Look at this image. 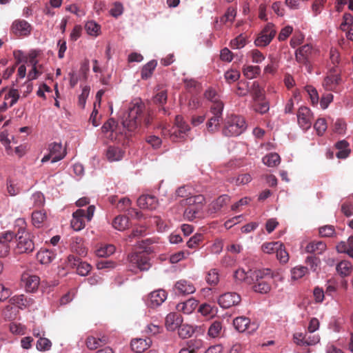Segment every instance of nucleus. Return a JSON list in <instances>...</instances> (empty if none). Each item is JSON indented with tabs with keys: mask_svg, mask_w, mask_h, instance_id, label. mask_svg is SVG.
<instances>
[{
	"mask_svg": "<svg viewBox=\"0 0 353 353\" xmlns=\"http://www.w3.org/2000/svg\"><path fill=\"white\" fill-rule=\"evenodd\" d=\"M56 254L52 250L45 249L39 250L37 254V259L41 264H49L55 258Z\"/></svg>",
	"mask_w": 353,
	"mask_h": 353,
	"instance_id": "2f4dec72",
	"label": "nucleus"
},
{
	"mask_svg": "<svg viewBox=\"0 0 353 353\" xmlns=\"http://www.w3.org/2000/svg\"><path fill=\"white\" fill-rule=\"evenodd\" d=\"M152 120V111L147 108L141 99H135L129 104L128 115L122 124L129 131H134L142 125L148 127Z\"/></svg>",
	"mask_w": 353,
	"mask_h": 353,
	"instance_id": "f257e3e1",
	"label": "nucleus"
},
{
	"mask_svg": "<svg viewBox=\"0 0 353 353\" xmlns=\"http://www.w3.org/2000/svg\"><path fill=\"white\" fill-rule=\"evenodd\" d=\"M70 250L80 256H85L87 254V250L84 246L83 239L79 236L72 237Z\"/></svg>",
	"mask_w": 353,
	"mask_h": 353,
	"instance_id": "5701e85b",
	"label": "nucleus"
},
{
	"mask_svg": "<svg viewBox=\"0 0 353 353\" xmlns=\"http://www.w3.org/2000/svg\"><path fill=\"white\" fill-rule=\"evenodd\" d=\"M255 283L253 285L254 292L261 294H267L271 290L273 281V273L270 269L257 270L253 271Z\"/></svg>",
	"mask_w": 353,
	"mask_h": 353,
	"instance_id": "7ed1b4c3",
	"label": "nucleus"
},
{
	"mask_svg": "<svg viewBox=\"0 0 353 353\" xmlns=\"http://www.w3.org/2000/svg\"><path fill=\"white\" fill-rule=\"evenodd\" d=\"M183 319L180 314L176 312H171L165 317V325L170 331H173L178 328L182 323Z\"/></svg>",
	"mask_w": 353,
	"mask_h": 353,
	"instance_id": "b1692460",
	"label": "nucleus"
},
{
	"mask_svg": "<svg viewBox=\"0 0 353 353\" xmlns=\"http://www.w3.org/2000/svg\"><path fill=\"white\" fill-rule=\"evenodd\" d=\"M203 200L201 195L190 196V197L183 199L181 203L188 205L185 210L184 218L190 221L200 218L202 215Z\"/></svg>",
	"mask_w": 353,
	"mask_h": 353,
	"instance_id": "f03ea898",
	"label": "nucleus"
},
{
	"mask_svg": "<svg viewBox=\"0 0 353 353\" xmlns=\"http://www.w3.org/2000/svg\"><path fill=\"white\" fill-rule=\"evenodd\" d=\"M52 346L51 341L45 337H40L37 342V349L39 351H47Z\"/></svg>",
	"mask_w": 353,
	"mask_h": 353,
	"instance_id": "13d9d810",
	"label": "nucleus"
},
{
	"mask_svg": "<svg viewBox=\"0 0 353 353\" xmlns=\"http://www.w3.org/2000/svg\"><path fill=\"white\" fill-rule=\"evenodd\" d=\"M276 33V30L274 25L268 23L258 34L254 41V44L258 47L267 46L275 37Z\"/></svg>",
	"mask_w": 353,
	"mask_h": 353,
	"instance_id": "1a4fd4ad",
	"label": "nucleus"
},
{
	"mask_svg": "<svg viewBox=\"0 0 353 353\" xmlns=\"http://www.w3.org/2000/svg\"><path fill=\"white\" fill-rule=\"evenodd\" d=\"M326 244L321 241H312L306 245L305 251L308 253L320 254L326 250Z\"/></svg>",
	"mask_w": 353,
	"mask_h": 353,
	"instance_id": "72a5a7b5",
	"label": "nucleus"
},
{
	"mask_svg": "<svg viewBox=\"0 0 353 353\" xmlns=\"http://www.w3.org/2000/svg\"><path fill=\"white\" fill-rule=\"evenodd\" d=\"M173 128L179 131V137H185L187 132L190 130V126L184 121L183 118L181 115H176L175 117V123Z\"/></svg>",
	"mask_w": 353,
	"mask_h": 353,
	"instance_id": "f704fd0d",
	"label": "nucleus"
},
{
	"mask_svg": "<svg viewBox=\"0 0 353 353\" xmlns=\"http://www.w3.org/2000/svg\"><path fill=\"white\" fill-rule=\"evenodd\" d=\"M353 16L350 13H345L343 17V22L340 26V28L343 31H346L347 29L353 26Z\"/></svg>",
	"mask_w": 353,
	"mask_h": 353,
	"instance_id": "680f3d73",
	"label": "nucleus"
},
{
	"mask_svg": "<svg viewBox=\"0 0 353 353\" xmlns=\"http://www.w3.org/2000/svg\"><path fill=\"white\" fill-rule=\"evenodd\" d=\"M234 328L239 332L248 330L249 333L254 332L257 329V325L251 323L250 319L244 316H238L233 320Z\"/></svg>",
	"mask_w": 353,
	"mask_h": 353,
	"instance_id": "f8f14e48",
	"label": "nucleus"
},
{
	"mask_svg": "<svg viewBox=\"0 0 353 353\" xmlns=\"http://www.w3.org/2000/svg\"><path fill=\"white\" fill-rule=\"evenodd\" d=\"M112 224L116 230L123 231L129 227V219L126 216L119 215L114 219Z\"/></svg>",
	"mask_w": 353,
	"mask_h": 353,
	"instance_id": "e433bc0d",
	"label": "nucleus"
},
{
	"mask_svg": "<svg viewBox=\"0 0 353 353\" xmlns=\"http://www.w3.org/2000/svg\"><path fill=\"white\" fill-rule=\"evenodd\" d=\"M22 280L25 282V288L28 292H34L39 287L40 279L37 275L23 274Z\"/></svg>",
	"mask_w": 353,
	"mask_h": 353,
	"instance_id": "c85d7f7f",
	"label": "nucleus"
},
{
	"mask_svg": "<svg viewBox=\"0 0 353 353\" xmlns=\"http://www.w3.org/2000/svg\"><path fill=\"white\" fill-rule=\"evenodd\" d=\"M95 210L94 205H90L86 210L79 209L72 214L71 226L76 230L79 231L85 228V220L90 221Z\"/></svg>",
	"mask_w": 353,
	"mask_h": 353,
	"instance_id": "0eeeda50",
	"label": "nucleus"
},
{
	"mask_svg": "<svg viewBox=\"0 0 353 353\" xmlns=\"http://www.w3.org/2000/svg\"><path fill=\"white\" fill-rule=\"evenodd\" d=\"M230 200V198L228 195H221L212 203V208L215 212L219 211L223 206L229 203Z\"/></svg>",
	"mask_w": 353,
	"mask_h": 353,
	"instance_id": "09e8293b",
	"label": "nucleus"
},
{
	"mask_svg": "<svg viewBox=\"0 0 353 353\" xmlns=\"http://www.w3.org/2000/svg\"><path fill=\"white\" fill-rule=\"evenodd\" d=\"M283 246V243L279 241H272L264 243L261 245V249L263 252L266 254H273L276 253L278 250V248Z\"/></svg>",
	"mask_w": 353,
	"mask_h": 353,
	"instance_id": "37998d69",
	"label": "nucleus"
},
{
	"mask_svg": "<svg viewBox=\"0 0 353 353\" xmlns=\"http://www.w3.org/2000/svg\"><path fill=\"white\" fill-rule=\"evenodd\" d=\"M10 305H7L3 311L6 318L13 319L16 317L18 309H23L32 303V300L27 299L23 294L15 295L10 299Z\"/></svg>",
	"mask_w": 353,
	"mask_h": 353,
	"instance_id": "20e7f679",
	"label": "nucleus"
},
{
	"mask_svg": "<svg viewBox=\"0 0 353 353\" xmlns=\"http://www.w3.org/2000/svg\"><path fill=\"white\" fill-rule=\"evenodd\" d=\"M204 97L212 103L210 107L211 111H219L223 110V103L220 100L219 95L216 90L212 88H208L204 92Z\"/></svg>",
	"mask_w": 353,
	"mask_h": 353,
	"instance_id": "f3484780",
	"label": "nucleus"
},
{
	"mask_svg": "<svg viewBox=\"0 0 353 353\" xmlns=\"http://www.w3.org/2000/svg\"><path fill=\"white\" fill-rule=\"evenodd\" d=\"M17 236V245L14 251L17 254L32 252L34 249V243L32 239V235L25 228H20L15 234Z\"/></svg>",
	"mask_w": 353,
	"mask_h": 353,
	"instance_id": "423d86ee",
	"label": "nucleus"
},
{
	"mask_svg": "<svg viewBox=\"0 0 353 353\" xmlns=\"http://www.w3.org/2000/svg\"><path fill=\"white\" fill-rule=\"evenodd\" d=\"M46 214L43 210H35L32 214V221L35 227L40 228L46 219Z\"/></svg>",
	"mask_w": 353,
	"mask_h": 353,
	"instance_id": "79ce46f5",
	"label": "nucleus"
},
{
	"mask_svg": "<svg viewBox=\"0 0 353 353\" xmlns=\"http://www.w3.org/2000/svg\"><path fill=\"white\" fill-rule=\"evenodd\" d=\"M125 152L119 147L110 145L105 153L107 159L109 161H117L123 159Z\"/></svg>",
	"mask_w": 353,
	"mask_h": 353,
	"instance_id": "cd10ccee",
	"label": "nucleus"
},
{
	"mask_svg": "<svg viewBox=\"0 0 353 353\" xmlns=\"http://www.w3.org/2000/svg\"><path fill=\"white\" fill-rule=\"evenodd\" d=\"M307 272V268L304 266H296L291 270L292 279L297 280L302 278Z\"/></svg>",
	"mask_w": 353,
	"mask_h": 353,
	"instance_id": "bf43d9fd",
	"label": "nucleus"
},
{
	"mask_svg": "<svg viewBox=\"0 0 353 353\" xmlns=\"http://www.w3.org/2000/svg\"><path fill=\"white\" fill-rule=\"evenodd\" d=\"M241 298L237 293L228 292L219 296L218 303L221 307L229 308L238 305L241 302Z\"/></svg>",
	"mask_w": 353,
	"mask_h": 353,
	"instance_id": "4468645a",
	"label": "nucleus"
},
{
	"mask_svg": "<svg viewBox=\"0 0 353 353\" xmlns=\"http://www.w3.org/2000/svg\"><path fill=\"white\" fill-rule=\"evenodd\" d=\"M297 119L300 127L303 130H307L312 125L313 114L307 107L302 106L299 108L297 112Z\"/></svg>",
	"mask_w": 353,
	"mask_h": 353,
	"instance_id": "9d476101",
	"label": "nucleus"
},
{
	"mask_svg": "<svg viewBox=\"0 0 353 353\" xmlns=\"http://www.w3.org/2000/svg\"><path fill=\"white\" fill-rule=\"evenodd\" d=\"M115 252V247L113 245H106L97 250V255L99 257L105 258Z\"/></svg>",
	"mask_w": 353,
	"mask_h": 353,
	"instance_id": "5fc2aeb1",
	"label": "nucleus"
},
{
	"mask_svg": "<svg viewBox=\"0 0 353 353\" xmlns=\"http://www.w3.org/2000/svg\"><path fill=\"white\" fill-rule=\"evenodd\" d=\"M314 50L310 44H305L298 48L295 52L296 61L300 64L307 65L312 57Z\"/></svg>",
	"mask_w": 353,
	"mask_h": 353,
	"instance_id": "dca6fc26",
	"label": "nucleus"
},
{
	"mask_svg": "<svg viewBox=\"0 0 353 353\" xmlns=\"http://www.w3.org/2000/svg\"><path fill=\"white\" fill-rule=\"evenodd\" d=\"M341 81V78L339 74H330L324 79L323 86L327 90L336 91Z\"/></svg>",
	"mask_w": 353,
	"mask_h": 353,
	"instance_id": "393cba45",
	"label": "nucleus"
},
{
	"mask_svg": "<svg viewBox=\"0 0 353 353\" xmlns=\"http://www.w3.org/2000/svg\"><path fill=\"white\" fill-rule=\"evenodd\" d=\"M223 330L222 321H214L208 328V335L212 339L219 338L223 336Z\"/></svg>",
	"mask_w": 353,
	"mask_h": 353,
	"instance_id": "473e14b6",
	"label": "nucleus"
},
{
	"mask_svg": "<svg viewBox=\"0 0 353 353\" xmlns=\"http://www.w3.org/2000/svg\"><path fill=\"white\" fill-rule=\"evenodd\" d=\"M138 205L143 209L154 210L158 206L157 199L152 195H142L137 200Z\"/></svg>",
	"mask_w": 353,
	"mask_h": 353,
	"instance_id": "aec40b11",
	"label": "nucleus"
},
{
	"mask_svg": "<svg viewBox=\"0 0 353 353\" xmlns=\"http://www.w3.org/2000/svg\"><path fill=\"white\" fill-rule=\"evenodd\" d=\"M336 250L340 253H345L353 259V248L350 247L349 242L341 241L336 245Z\"/></svg>",
	"mask_w": 353,
	"mask_h": 353,
	"instance_id": "6e6d98bb",
	"label": "nucleus"
},
{
	"mask_svg": "<svg viewBox=\"0 0 353 353\" xmlns=\"http://www.w3.org/2000/svg\"><path fill=\"white\" fill-rule=\"evenodd\" d=\"M178 328V334L181 339L189 338L194 333L193 327L187 324H181Z\"/></svg>",
	"mask_w": 353,
	"mask_h": 353,
	"instance_id": "de8ad7c7",
	"label": "nucleus"
},
{
	"mask_svg": "<svg viewBox=\"0 0 353 353\" xmlns=\"http://www.w3.org/2000/svg\"><path fill=\"white\" fill-rule=\"evenodd\" d=\"M157 61L152 60L143 65L141 70V78L145 80L150 78L157 67Z\"/></svg>",
	"mask_w": 353,
	"mask_h": 353,
	"instance_id": "58836bf2",
	"label": "nucleus"
},
{
	"mask_svg": "<svg viewBox=\"0 0 353 353\" xmlns=\"http://www.w3.org/2000/svg\"><path fill=\"white\" fill-rule=\"evenodd\" d=\"M255 105L254 110L260 114H265L269 110L270 106L268 102L265 101V99L261 101H254Z\"/></svg>",
	"mask_w": 353,
	"mask_h": 353,
	"instance_id": "69168bd1",
	"label": "nucleus"
},
{
	"mask_svg": "<svg viewBox=\"0 0 353 353\" xmlns=\"http://www.w3.org/2000/svg\"><path fill=\"white\" fill-rule=\"evenodd\" d=\"M294 341L299 345H312L318 343L319 338L318 336H314L312 339H310V337H307L305 334L296 333L294 334Z\"/></svg>",
	"mask_w": 353,
	"mask_h": 353,
	"instance_id": "7c9ffc66",
	"label": "nucleus"
},
{
	"mask_svg": "<svg viewBox=\"0 0 353 353\" xmlns=\"http://www.w3.org/2000/svg\"><path fill=\"white\" fill-rule=\"evenodd\" d=\"M218 309L215 305H211L208 303H203L200 305L199 312L203 316L211 318L215 316L217 313Z\"/></svg>",
	"mask_w": 353,
	"mask_h": 353,
	"instance_id": "ea45409f",
	"label": "nucleus"
},
{
	"mask_svg": "<svg viewBox=\"0 0 353 353\" xmlns=\"http://www.w3.org/2000/svg\"><path fill=\"white\" fill-rule=\"evenodd\" d=\"M167 293L163 290H158L152 292L148 299V305L150 307H156L161 305L166 299Z\"/></svg>",
	"mask_w": 353,
	"mask_h": 353,
	"instance_id": "a211bd4d",
	"label": "nucleus"
},
{
	"mask_svg": "<svg viewBox=\"0 0 353 353\" xmlns=\"http://www.w3.org/2000/svg\"><path fill=\"white\" fill-rule=\"evenodd\" d=\"M250 92V90L248 88V82L247 81H240L237 85V90L236 94L239 97L246 96Z\"/></svg>",
	"mask_w": 353,
	"mask_h": 353,
	"instance_id": "0e129e2a",
	"label": "nucleus"
},
{
	"mask_svg": "<svg viewBox=\"0 0 353 353\" xmlns=\"http://www.w3.org/2000/svg\"><path fill=\"white\" fill-rule=\"evenodd\" d=\"M262 161L268 167H275L280 163L281 158L277 153H270L265 155Z\"/></svg>",
	"mask_w": 353,
	"mask_h": 353,
	"instance_id": "a19ab883",
	"label": "nucleus"
},
{
	"mask_svg": "<svg viewBox=\"0 0 353 353\" xmlns=\"http://www.w3.org/2000/svg\"><path fill=\"white\" fill-rule=\"evenodd\" d=\"M246 127V123L243 117L232 115L224 125L223 134L227 137L239 136L245 131Z\"/></svg>",
	"mask_w": 353,
	"mask_h": 353,
	"instance_id": "39448f33",
	"label": "nucleus"
},
{
	"mask_svg": "<svg viewBox=\"0 0 353 353\" xmlns=\"http://www.w3.org/2000/svg\"><path fill=\"white\" fill-rule=\"evenodd\" d=\"M352 264L347 261H341L336 266V270L342 276H348L352 271Z\"/></svg>",
	"mask_w": 353,
	"mask_h": 353,
	"instance_id": "a18cd8bd",
	"label": "nucleus"
},
{
	"mask_svg": "<svg viewBox=\"0 0 353 353\" xmlns=\"http://www.w3.org/2000/svg\"><path fill=\"white\" fill-rule=\"evenodd\" d=\"M7 192L10 196H14L19 194L20 188L11 179L6 180Z\"/></svg>",
	"mask_w": 353,
	"mask_h": 353,
	"instance_id": "3c124183",
	"label": "nucleus"
},
{
	"mask_svg": "<svg viewBox=\"0 0 353 353\" xmlns=\"http://www.w3.org/2000/svg\"><path fill=\"white\" fill-rule=\"evenodd\" d=\"M68 259L70 265L72 268H76L77 274L81 276H86L92 269V267L89 263L81 261L77 256L70 255Z\"/></svg>",
	"mask_w": 353,
	"mask_h": 353,
	"instance_id": "2eb2a0df",
	"label": "nucleus"
},
{
	"mask_svg": "<svg viewBox=\"0 0 353 353\" xmlns=\"http://www.w3.org/2000/svg\"><path fill=\"white\" fill-rule=\"evenodd\" d=\"M17 236L11 231H5L0 233V258L7 256L10 250V243Z\"/></svg>",
	"mask_w": 353,
	"mask_h": 353,
	"instance_id": "9b49d317",
	"label": "nucleus"
},
{
	"mask_svg": "<svg viewBox=\"0 0 353 353\" xmlns=\"http://www.w3.org/2000/svg\"><path fill=\"white\" fill-rule=\"evenodd\" d=\"M198 303L194 299H190L186 301L179 303L176 305V309L179 312H182L184 314L192 313L196 307Z\"/></svg>",
	"mask_w": 353,
	"mask_h": 353,
	"instance_id": "c756f323",
	"label": "nucleus"
},
{
	"mask_svg": "<svg viewBox=\"0 0 353 353\" xmlns=\"http://www.w3.org/2000/svg\"><path fill=\"white\" fill-rule=\"evenodd\" d=\"M174 289L176 294L181 295L190 294L196 290L194 285L190 281L186 280L177 281L174 285Z\"/></svg>",
	"mask_w": 353,
	"mask_h": 353,
	"instance_id": "412c9836",
	"label": "nucleus"
},
{
	"mask_svg": "<svg viewBox=\"0 0 353 353\" xmlns=\"http://www.w3.org/2000/svg\"><path fill=\"white\" fill-rule=\"evenodd\" d=\"M261 72V68L259 66L255 65H248L243 68V75L249 79H252L256 77Z\"/></svg>",
	"mask_w": 353,
	"mask_h": 353,
	"instance_id": "c03bdc74",
	"label": "nucleus"
},
{
	"mask_svg": "<svg viewBox=\"0 0 353 353\" xmlns=\"http://www.w3.org/2000/svg\"><path fill=\"white\" fill-rule=\"evenodd\" d=\"M152 344V341L150 338L146 339H134L131 341L132 350L137 353H141L150 347Z\"/></svg>",
	"mask_w": 353,
	"mask_h": 353,
	"instance_id": "4be33fe9",
	"label": "nucleus"
},
{
	"mask_svg": "<svg viewBox=\"0 0 353 353\" xmlns=\"http://www.w3.org/2000/svg\"><path fill=\"white\" fill-rule=\"evenodd\" d=\"M248 274L253 276V272L251 270L245 272L243 269H238L234 272V278L239 281H245L246 283H250V281L248 279Z\"/></svg>",
	"mask_w": 353,
	"mask_h": 353,
	"instance_id": "4d7b16f0",
	"label": "nucleus"
},
{
	"mask_svg": "<svg viewBox=\"0 0 353 353\" xmlns=\"http://www.w3.org/2000/svg\"><path fill=\"white\" fill-rule=\"evenodd\" d=\"M108 343V338L102 336L101 338H95L94 336H88L86 339V345L90 350H96L102 345Z\"/></svg>",
	"mask_w": 353,
	"mask_h": 353,
	"instance_id": "c9c22d12",
	"label": "nucleus"
},
{
	"mask_svg": "<svg viewBox=\"0 0 353 353\" xmlns=\"http://www.w3.org/2000/svg\"><path fill=\"white\" fill-rule=\"evenodd\" d=\"M252 177L249 174H243L237 177H233L228 179L230 183H234L236 185H245L250 182Z\"/></svg>",
	"mask_w": 353,
	"mask_h": 353,
	"instance_id": "8fccbe9b",
	"label": "nucleus"
},
{
	"mask_svg": "<svg viewBox=\"0 0 353 353\" xmlns=\"http://www.w3.org/2000/svg\"><path fill=\"white\" fill-rule=\"evenodd\" d=\"M117 123L114 119H108L101 127L102 132L111 140L116 139Z\"/></svg>",
	"mask_w": 353,
	"mask_h": 353,
	"instance_id": "a878e982",
	"label": "nucleus"
},
{
	"mask_svg": "<svg viewBox=\"0 0 353 353\" xmlns=\"http://www.w3.org/2000/svg\"><path fill=\"white\" fill-rule=\"evenodd\" d=\"M87 33L91 36L97 37L99 34L101 26L93 21H88L85 25Z\"/></svg>",
	"mask_w": 353,
	"mask_h": 353,
	"instance_id": "49530a36",
	"label": "nucleus"
},
{
	"mask_svg": "<svg viewBox=\"0 0 353 353\" xmlns=\"http://www.w3.org/2000/svg\"><path fill=\"white\" fill-rule=\"evenodd\" d=\"M49 151L52 156V162L59 161L64 158L66 151L61 143H52L49 145Z\"/></svg>",
	"mask_w": 353,
	"mask_h": 353,
	"instance_id": "6ab92c4d",
	"label": "nucleus"
},
{
	"mask_svg": "<svg viewBox=\"0 0 353 353\" xmlns=\"http://www.w3.org/2000/svg\"><path fill=\"white\" fill-rule=\"evenodd\" d=\"M246 43V37L241 34L230 41V46L234 49H240L243 48Z\"/></svg>",
	"mask_w": 353,
	"mask_h": 353,
	"instance_id": "864d4df0",
	"label": "nucleus"
},
{
	"mask_svg": "<svg viewBox=\"0 0 353 353\" xmlns=\"http://www.w3.org/2000/svg\"><path fill=\"white\" fill-rule=\"evenodd\" d=\"M254 101H261L265 99L264 90L260 87L258 82H253L250 90Z\"/></svg>",
	"mask_w": 353,
	"mask_h": 353,
	"instance_id": "4c0bfd02",
	"label": "nucleus"
},
{
	"mask_svg": "<svg viewBox=\"0 0 353 353\" xmlns=\"http://www.w3.org/2000/svg\"><path fill=\"white\" fill-rule=\"evenodd\" d=\"M30 24L24 19L15 20L11 26V32L18 37H26L31 33Z\"/></svg>",
	"mask_w": 353,
	"mask_h": 353,
	"instance_id": "ddd939ff",
	"label": "nucleus"
},
{
	"mask_svg": "<svg viewBox=\"0 0 353 353\" xmlns=\"http://www.w3.org/2000/svg\"><path fill=\"white\" fill-rule=\"evenodd\" d=\"M219 281V273L216 269L210 270L206 276V281L210 285H215Z\"/></svg>",
	"mask_w": 353,
	"mask_h": 353,
	"instance_id": "e2e57ef3",
	"label": "nucleus"
},
{
	"mask_svg": "<svg viewBox=\"0 0 353 353\" xmlns=\"http://www.w3.org/2000/svg\"><path fill=\"white\" fill-rule=\"evenodd\" d=\"M203 341L201 339H194L188 341L186 343V347L192 352L196 353L197 350L203 346Z\"/></svg>",
	"mask_w": 353,
	"mask_h": 353,
	"instance_id": "603ef678",
	"label": "nucleus"
},
{
	"mask_svg": "<svg viewBox=\"0 0 353 353\" xmlns=\"http://www.w3.org/2000/svg\"><path fill=\"white\" fill-rule=\"evenodd\" d=\"M314 128L318 135H323L327 128L325 119L323 118L318 119L314 124Z\"/></svg>",
	"mask_w": 353,
	"mask_h": 353,
	"instance_id": "052dcab7",
	"label": "nucleus"
},
{
	"mask_svg": "<svg viewBox=\"0 0 353 353\" xmlns=\"http://www.w3.org/2000/svg\"><path fill=\"white\" fill-rule=\"evenodd\" d=\"M240 77V72L236 70H230L225 73V78L228 83L237 81Z\"/></svg>",
	"mask_w": 353,
	"mask_h": 353,
	"instance_id": "774afa93",
	"label": "nucleus"
},
{
	"mask_svg": "<svg viewBox=\"0 0 353 353\" xmlns=\"http://www.w3.org/2000/svg\"><path fill=\"white\" fill-rule=\"evenodd\" d=\"M123 12V4L119 1H116L113 3L112 8L110 10V14L117 18L121 16Z\"/></svg>",
	"mask_w": 353,
	"mask_h": 353,
	"instance_id": "338daca9",
	"label": "nucleus"
},
{
	"mask_svg": "<svg viewBox=\"0 0 353 353\" xmlns=\"http://www.w3.org/2000/svg\"><path fill=\"white\" fill-rule=\"evenodd\" d=\"M128 258L130 267L137 268L140 271L148 270L151 266L150 259L145 252L132 253Z\"/></svg>",
	"mask_w": 353,
	"mask_h": 353,
	"instance_id": "6e6552de",
	"label": "nucleus"
},
{
	"mask_svg": "<svg viewBox=\"0 0 353 353\" xmlns=\"http://www.w3.org/2000/svg\"><path fill=\"white\" fill-rule=\"evenodd\" d=\"M212 116L209 119L207 123V129L209 132H213L218 129L220 122L222 121L223 110L210 111Z\"/></svg>",
	"mask_w": 353,
	"mask_h": 353,
	"instance_id": "bb28decb",
	"label": "nucleus"
}]
</instances>
